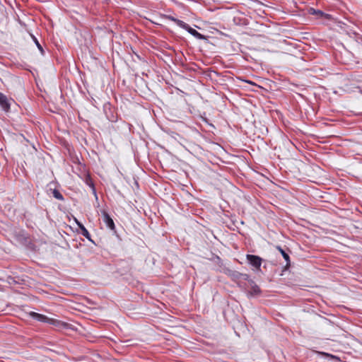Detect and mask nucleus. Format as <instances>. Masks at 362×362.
I'll list each match as a JSON object with an SVG mask.
<instances>
[{
    "instance_id": "1",
    "label": "nucleus",
    "mask_w": 362,
    "mask_h": 362,
    "mask_svg": "<svg viewBox=\"0 0 362 362\" xmlns=\"http://www.w3.org/2000/svg\"><path fill=\"white\" fill-rule=\"evenodd\" d=\"M30 316L34 320H36L39 322L48 323L59 329L64 328L66 327V324L65 322H63L56 319L49 318L46 315L35 312H30Z\"/></svg>"
},
{
    "instance_id": "2",
    "label": "nucleus",
    "mask_w": 362,
    "mask_h": 362,
    "mask_svg": "<svg viewBox=\"0 0 362 362\" xmlns=\"http://www.w3.org/2000/svg\"><path fill=\"white\" fill-rule=\"evenodd\" d=\"M246 259L248 262L257 271H260L262 259L257 255H247Z\"/></svg>"
},
{
    "instance_id": "3",
    "label": "nucleus",
    "mask_w": 362,
    "mask_h": 362,
    "mask_svg": "<svg viewBox=\"0 0 362 362\" xmlns=\"http://www.w3.org/2000/svg\"><path fill=\"white\" fill-rule=\"evenodd\" d=\"M229 276L232 278V279L237 281V280H244L247 281L249 280V275L247 274H243L239 272L235 271V270H228L226 273Z\"/></svg>"
},
{
    "instance_id": "4",
    "label": "nucleus",
    "mask_w": 362,
    "mask_h": 362,
    "mask_svg": "<svg viewBox=\"0 0 362 362\" xmlns=\"http://www.w3.org/2000/svg\"><path fill=\"white\" fill-rule=\"evenodd\" d=\"M250 286V291L248 292L250 296H257L261 293V289L259 287L255 284V282L249 277V280H247Z\"/></svg>"
},
{
    "instance_id": "5",
    "label": "nucleus",
    "mask_w": 362,
    "mask_h": 362,
    "mask_svg": "<svg viewBox=\"0 0 362 362\" xmlns=\"http://www.w3.org/2000/svg\"><path fill=\"white\" fill-rule=\"evenodd\" d=\"M185 27H181V28L186 30L189 33H190L192 36H194L197 39H199V40H205L206 39V37L204 35L201 34L200 33L197 31L195 29L191 28L186 23H185Z\"/></svg>"
},
{
    "instance_id": "6",
    "label": "nucleus",
    "mask_w": 362,
    "mask_h": 362,
    "mask_svg": "<svg viewBox=\"0 0 362 362\" xmlns=\"http://www.w3.org/2000/svg\"><path fill=\"white\" fill-rule=\"evenodd\" d=\"M103 221L106 224L107 227L110 230H114L115 228V226L112 218L110 216V215L105 211L102 212Z\"/></svg>"
},
{
    "instance_id": "7",
    "label": "nucleus",
    "mask_w": 362,
    "mask_h": 362,
    "mask_svg": "<svg viewBox=\"0 0 362 362\" xmlns=\"http://www.w3.org/2000/svg\"><path fill=\"white\" fill-rule=\"evenodd\" d=\"M75 221L78 226V228L81 229V233L83 236H84L86 238H87L89 240H91L90 239V234L88 231V230L85 228V226L79 222L77 219L75 218Z\"/></svg>"
},
{
    "instance_id": "8",
    "label": "nucleus",
    "mask_w": 362,
    "mask_h": 362,
    "mask_svg": "<svg viewBox=\"0 0 362 362\" xmlns=\"http://www.w3.org/2000/svg\"><path fill=\"white\" fill-rule=\"evenodd\" d=\"M0 105L5 111H8L10 108V105L8 102L7 98L5 95L0 92Z\"/></svg>"
},
{
    "instance_id": "9",
    "label": "nucleus",
    "mask_w": 362,
    "mask_h": 362,
    "mask_svg": "<svg viewBox=\"0 0 362 362\" xmlns=\"http://www.w3.org/2000/svg\"><path fill=\"white\" fill-rule=\"evenodd\" d=\"M276 250H278L280 252V253L281 254L282 257H284V259L286 262V267L288 268L290 267V264H291L290 257H289L288 254L286 253L285 252V250H284L281 248V247H280V246H276Z\"/></svg>"
},
{
    "instance_id": "10",
    "label": "nucleus",
    "mask_w": 362,
    "mask_h": 362,
    "mask_svg": "<svg viewBox=\"0 0 362 362\" xmlns=\"http://www.w3.org/2000/svg\"><path fill=\"white\" fill-rule=\"evenodd\" d=\"M165 18L168 20H170L171 21H173L175 22L178 26H180V28L181 27H185V22L181 21V20H179L177 18H175V17L172 16H165Z\"/></svg>"
},
{
    "instance_id": "11",
    "label": "nucleus",
    "mask_w": 362,
    "mask_h": 362,
    "mask_svg": "<svg viewBox=\"0 0 362 362\" xmlns=\"http://www.w3.org/2000/svg\"><path fill=\"white\" fill-rule=\"evenodd\" d=\"M51 191H52V194L53 195V197L58 199V200H61V201H63L64 200V197L63 195L59 192V190L56 189H52V188L49 189Z\"/></svg>"
},
{
    "instance_id": "12",
    "label": "nucleus",
    "mask_w": 362,
    "mask_h": 362,
    "mask_svg": "<svg viewBox=\"0 0 362 362\" xmlns=\"http://www.w3.org/2000/svg\"><path fill=\"white\" fill-rule=\"evenodd\" d=\"M309 13L313 15H318L320 16H323L324 13L320 10H315V8H310L309 10Z\"/></svg>"
},
{
    "instance_id": "13",
    "label": "nucleus",
    "mask_w": 362,
    "mask_h": 362,
    "mask_svg": "<svg viewBox=\"0 0 362 362\" xmlns=\"http://www.w3.org/2000/svg\"><path fill=\"white\" fill-rule=\"evenodd\" d=\"M33 38L37 47V48L39 49V50L40 51V52L43 54H44V49L42 47V45L39 43V42L37 41V40L35 37V36H33Z\"/></svg>"
},
{
    "instance_id": "14",
    "label": "nucleus",
    "mask_w": 362,
    "mask_h": 362,
    "mask_svg": "<svg viewBox=\"0 0 362 362\" xmlns=\"http://www.w3.org/2000/svg\"><path fill=\"white\" fill-rule=\"evenodd\" d=\"M320 354H323V355H325V356H329V354H325V353H320Z\"/></svg>"
}]
</instances>
